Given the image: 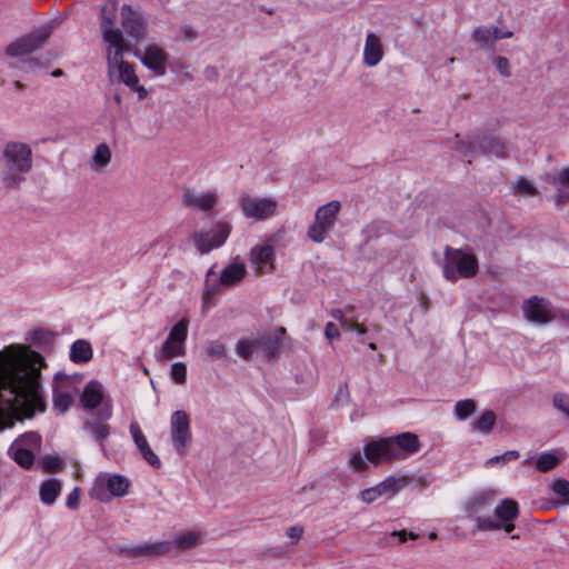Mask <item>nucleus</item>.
Returning <instances> with one entry per match:
<instances>
[{"instance_id":"nucleus-57","label":"nucleus","mask_w":569,"mask_h":569,"mask_svg":"<svg viewBox=\"0 0 569 569\" xmlns=\"http://www.w3.org/2000/svg\"><path fill=\"white\" fill-rule=\"evenodd\" d=\"M308 237L315 242H320V207L315 212V222L308 230Z\"/></svg>"},{"instance_id":"nucleus-32","label":"nucleus","mask_w":569,"mask_h":569,"mask_svg":"<svg viewBox=\"0 0 569 569\" xmlns=\"http://www.w3.org/2000/svg\"><path fill=\"white\" fill-rule=\"evenodd\" d=\"M92 358V348L87 340H77L70 349V359L76 363L88 362Z\"/></svg>"},{"instance_id":"nucleus-10","label":"nucleus","mask_w":569,"mask_h":569,"mask_svg":"<svg viewBox=\"0 0 569 569\" xmlns=\"http://www.w3.org/2000/svg\"><path fill=\"white\" fill-rule=\"evenodd\" d=\"M231 227L227 222H218L209 231L194 232L192 239L196 248L203 254L221 247L230 234Z\"/></svg>"},{"instance_id":"nucleus-13","label":"nucleus","mask_w":569,"mask_h":569,"mask_svg":"<svg viewBox=\"0 0 569 569\" xmlns=\"http://www.w3.org/2000/svg\"><path fill=\"white\" fill-rule=\"evenodd\" d=\"M284 335L286 329L283 327H278L268 330L261 336L254 338L258 346V351L262 353L263 358L267 360H272L280 353V350L283 346Z\"/></svg>"},{"instance_id":"nucleus-59","label":"nucleus","mask_w":569,"mask_h":569,"mask_svg":"<svg viewBox=\"0 0 569 569\" xmlns=\"http://www.w3.org/2000/svg\"><path fill=\"white\" fill-rule=\"evenodd\" d=\"M72 397L68 393H58L54 396V407L61 412H66L72 403Z\"/></svg>"},{"instance_id":"nucleus-49","label":"nucleus","mask_w":569,"mask_h":569,"mask_svg":"<svg viewBox=\"0 0 569 569\" xmlns=\"http://www.w3.org/2000/svg\"><path fill=\"white\" fill-rule=\"evenodd\" d=\"M519 451L517 450H509L503 452L502 455L495 456L486 461L487 467H492L497 463L505 465L511 460H516L519 458Z\"/></svg>"},{"instance_id":"nucleus-9","label":"nucleus","mask_w":569,"mask_h":569,"mask_svg":"<svg viewBox=\"0 0 569 569\" xmlns=\"http://www.w3.org/2000/svg\"><path fill=\"white\" fill-rule=\"evenodd\" d=\"M239 207L244 217L263 220L274 214L277 201L270 198H253L242 193L238 199Z\"/></svg>"},{"instance_id":"nucleus-4","label":"nucleus","mask_w":569,"mask_h":569,"mask_svg":"<svg viewBox=\"0 0 569 569\" xmlns=\"http://www.w3.org/2000/svg\"><path fill=\"white\" fill-rule=\"evenodd\" d=\"M443 253L442 274L448 281L456 282L458 278L469 279L477 274L479 263L473 253L450 246L445 247Z\"/></svg>"},{"instance_id":"nucleus-36","label":"nucleus","mask_w":569,"mask_h":569,"mask_svg":"<svg viewBox=\"0 0 569 569\" xmlns=\"http://www.w3.org/2000/svg\"><path fill=\"white\" fill-rule=\"evenodd\" d=\"M160 353L162 359L183 357L186 355V347L176 341L166 339L161 347Z\"/></svg>"},{"instance_id":"nucleus-39","label":"nucleus","mask_w":569,"mask_h":569,"mask_svg":"<svg viewBox=\"0 0 569 569\" xmlns=\"http://www.w3.org/2000/svg\"><path fill=\"white\" fill-rule=\"evenodd\" d=\"M188 320L181 319L179 320L170 330L168 340L176 341L182 346H184L187 336H188Z\"/></svg>"},{"instance_id":"nucleus-15","label":"nucleus","mask_w":569,"mask_h":569,"mask_svg":"<svg viewBox=\"0 0 569 569\" xmlns=\"http://www.w3.org/2000/svg\"><path fill=\"white\" fill-rule=\"evenodd\" d=\"M170 546L167 542L158 541L137 546H119L117 549L122 556L152 559L168 555Z\"/></svg>"},{"instance_id":"nucleus-25","label":"nucleus","mask_w":569,"mask_h":569,"mask_svg":"<svg viewBox=\"0 0 569 569\" xmlns=\"http://www.w3.org/2000/svg\"><path fill=\"white\" fill-rule=\"evenodd\" d=\"M397 485L398 481L390 477L375 487L363 489L360 492V497L363 502L371 503L385 495L395 493L397 490Z\"/></svg>"},{"instance_id":"nucleus-62","label":"nucleus","mask_w":569,"mask_h":569,"mask_svg":"<svg viewBox=\"0 0 569 569\" xmlns=\"http://www.w3.org/2000/svg\"><path fill=\"white\" fill-rule=\"evenodd\" d=\"M325 336L330 341L339 339L340 332L338 326L335 325L333 322H328L325 328Z\"/></svg>"},{"instance_id":"nucleus-16","label":"nucleus","mask_w":569,"mask_h":569,"mask_svg":"<svg viewBox=\"0 0 569 569\" xmlns=\"http://www.w3.org/2000/svg\"><path fill=\"white\" fill-rule=\"evenodd\" d=\"M110 1L112 4L110 12H108L106 7L101 9V30L103 40L106 43H108V48L124 43L122 31L118 28H114L113 24V11L116 10L117 0Z\"/></svg>"},{"instance_id":"nucleus-44","label":"nucleus","mask_w":569,"mask_h":569,"mask_svg":"<svg viewBox=\"0 0 569 569\" xmlns=\"http://www.w3.org/2000/svg\"><path fill=\"white\" fill-rule=\"evenodd\" d=\"M560 459L550 452H542L536 461V468L541 472H547L551 469H553L558 463Z\"/></svg>"},{"instance_id":"nucleus-18","label":"nucleus","mask_w":569,"mask_h":569,"mask_svg":"<svg viewBox=\"0 0 569 569\" xmlns=\"http://www.w3.org/2000/svg\"><path fill=\"white\" fill-rule=\"evenodd\" d=\"M137 57H140L141 62L156 76H163L167 71L168 54L157 46H148L144 49L142 56L136 52Z\"/></svg>"},{"instance_id":"nucleus-22","label":"nucleus","mask_w":569,"mask_h":569,"mask_svg":"<svg viewBox=\"0 0 569 569\" xmlns=\"http://www.w3.org/2000/svg\"><path fill=\"white\" fill-rule=\"evenodd\" d=\"M383 58V48L380 38L369 32L363 48V63L367 67H376Z\"/></svg>"},{"instance_id":"nucleus-20","label":"nucleus","mask_w":569,"mask_h":569,"mask_svg":"<svg viewBox=\"0 0 569 569\" xmlns=\"http://www.w3.org/2000/svg\"><path fill=\"white\" fill-rule=\"evenodd\" d=\"M130 433L132 436L133 442L138 447L141 456L144 458V460L151 467L159 469L161 467V461H160L159 457L150 448V446H149V443L138 423L132 422L130 425Z\"/></svg>"},{"instance_id":"nucleus-60","label":"nucleus","mask_w":569,"mask_h":569,"mask_svg":"<svg viewBox=\"0 0 569 569\" xmlns=\"http://www.w3.org/2000/svg\"><path fill=\"white\" fill-rule=\"evenodd\" d=\"M302 526H292L286 530V536L291 539V545H297L303 535Z\"/></svg>"},{"instance_id":"nucleus-21","label":"nucleus","mask_w":569,"mask_h":569,"mask_svg":"<svg viewBox=\"0 0 569 569\" xmlns=\"http://www.w3.org/2000/svg\"><path fill=\"white\" fill-rule=\"evenodd\" d=\"M493 500L495 492L492 490L477 492L467 502V511L470 516H475L477 519L478 517H481V515L491 510Z\"/></svg>"},{"instance_id":"nucleus-54","label":"nucleus","mask_w":569,"mask_h":569,"mask_svg":"<svg viewBox=\"0 0 569 569\" xmlns=\"http://www.w3.org/2000/svg\"><path fill=\"white\" fill-rule=\"evenodd\" d=\"M555 493L569 502V481L565 478L557 479L552 485Z\"/></svg>"},{"instance_id":"nucleus-46","label":"nucleus","mask_w":569,"mask_h":569,"mask_svg":"<svg viewBox=\"0 0 569 569\" xmlns=\"http://www.w3.org/2000/svg\"><path fill=\"white\" fill-rule=\"evenodd\" d=\"M86 429L89 433L99 441H103L110 433V426L106 423L87 422Z\"/></svg>"},{"instance_id":"nucleus-33","label":"nucleus","mask_w":569,"mask_h":569,"mask_svg":"<svg viewBox=\"0 0 569 569\" xmlns=\"http://www.w3.org/2000/svg\"><path fill=\"white\" fill-rule=\"evenodd\" d=\"M518 503L512 499H505L495 508V517L501 521L509 522L518 517Z\"/></svg>"},{"instance_id":"nucleus-14","label":"nucleus","mask_w":569,"mask_h":569,"mask_svg":"<svg viewBox=\"0 0 569 569\" xmlns=\"http://www.w3.org/2000/svg\"><path fill=\"white\" fill-rule=\"evenodd\" d=\"M218 202L219 196L217 191L200 192L188 188L183 190L181 196V203L184 207L193 208L202 212H212Z\"/></svg>"},{"instance_id":"nucleus-31","label":"nucleus","mask_w":569,"mask_h":569,"mask_svg":"<svg viewBox=\"0 0 569 569\" xmlns=\"http://www.w3.org/2000/svg\"><path fill=\"white\" fill-rule=\"evenodd\" d=\"M62 489L61 481L54 478L44 480L39 490L40 500L48 506L54 503Z\"/></svg>"},{"instance_id":"nucleus-8","label":"nucleus","mask_w":569,"mask_h":569,"mask_svg":"<svg viewBox=\"0 0 569 569\" xmlns=\"http://www.w3.org/2000/svg\"><path fill=\"white\" fill-rule=\"evenodd\" d=\"M126 50V43L108 48L107 60L110 77H116L119 82H123L130 87L137 84L138 77L136 76L132 66L123 61V53Z\"/></svg>"},{"instance_id":"nucleus-19","label":"nucleus","mask_w":569,"mask_h":569,"mask_svg":"<svg viewBox=\"0 0 569 569\" xmlns=\"http://www.w3.org/2000/svg\"><path fill=\"white\" fill-rule=\"evenodd\" d=\"M274 259V248L269 244L256 246L250 251V262L256 267L259 273H266L272 270Z\"/></svg>"},{"instance_id":"nucleus-43","label":"nucleus","mask_w":569,"mask_h":569,"mask_svg":"<svg viewBox=\"0 0 569 569\" xmlns=\"http://www.w3.org/2000/svg\"><path fill=\"white\" fill-rule=\"evenodd\" d=\"M31 342L42 349L51 348L54 341V335L48 330L39 329L33 331Z\"/></svg>"},{"instance_id":"nucleus-29","label":"nucleus","mask_w":569,"mask_h":569,"mask_svg":"<svg viewBox=\"0 0 569 569\" xmlns=\"http://www.w3.org/2000/svg\"><path fill=\"white\" fill-rule=\"evenodd\" d=\"M228 358V350L221 340H209L203 346L202 359L207 362L222 361Z\"/></svg>"},{"instance_id":"nucleus-3","label":"nucleus","mask_w":569,"mask_h":569,"mask_svg":"<svg viewBox=\"0 0 569 569\" xmlns=\"http://www.w3.org/2000/svg\"><path fill=\"white\" fill-rule=\"evenodd\" d=\"M32 168V152L20 142L8 143L0 157V177L10 188H19Z\"/></svg>"},{"instance_id":"nucleus-50","label":"nucleus","mask_w":569,"mask_h":569,"mask_svg":"<svg viewBox=\"0 0 569 569\" xmlns=\"http://www.w3.org/2000/svg\"><path fill=\"white\" fill-rule=\"evenodd\" d=\"M339 313V321L341 325V328L346 331H357L359 335H365L367 332V329L363 326H360L359 323L355 322L351 319H347L343 316V312L341 310H338Z\"/></svg>"},{"instance_id":"nucleus-27","label":"nucleus","mask_w":569,"mask_h":569,"mask_svg":"<svg viewBox=\"0 0 569 569\" xmlns=\"http://www.w3.org/2000/svg\"><path fill=\"white\" fill-rule=\"evenodd\" d=\"M201 541V533L194 530H187L179 532L172 541H166L171 545L169 553L173 549L187 550L196 547Z\"/></svg>"},{"instance_id":"nucleus-45","label":"nucleus","mask_w":569,"mask_h":569,"mask_svg":"<svg viewBox=\"0 0 569 569\" xmlns=\"http://www.w3.org/2000/svg\"><path fill=\"white\" fill-rule=\"evenodd\" d=\"M476 411V402L471 399L459 400L455 406V415L459 420H466Z\"/></svg>"},{"instance_id":"nucleus-34","label":"nucleus","mask_w":569,"mask_h":569,"mask_svg":"<svg viewBox=\"0 0 569 569\" xmlns=\"http://www.w3.org/2000/svg\"><path fill=\"white\" fill-rule=\"evenodd\" d=\"M339 210L340 202L336 200L322 206V234L333 226Z\"/></svg>"},{"instance_id":"nucleus-24","label":"nucleus","mask_w":569,"mask_h":569,"mask_svg":"<svg viewBox=\"0 0 569 569\" xmlns=\"http://www.w3.org/2000/svg\"><path fill=\"white\" fill-rule=\"evenodd\" d=\"M552 184L556 188L553 197L555 206L562 209L565 204L569 203V168L561 170L552 178Z\"/></svg>"},{"instance_id":"nucleus-52","label":"nucleus","mask_w":569,"mask_h":569,"mask_svg":"<svg viewBox=\"0 0 569 569\" xmlns=\"http://www.w3.org/2000/svg\"><path fill=\"white\" fill-rule=\"evenodd\" d=\"M515 190L527 196H536L538 193L537 188L522 177H519L515 182Z\"/></svg>"},{"instance_id":"nucleus-38","label":"nucleus","mask_w":569,"mask_h":569,"mask_svg":"<svg viewBox=\"0 0 569 569\" xmlns=\"http://www.w3.org/2000/svg\"><path fill=\"white\" fill-rule=\"evenodd\" d=\"M188 320L181 319L179 320L170 330L168 340L176 341L182 346H184L187 336H188Z\"/></svg>"},{"instance_id":"nucleus-30","label":"nucleus","mask_w":569,"mask_h":569,"mask_svg":"<svg viewBox=\"0 0 569 569\" xmlns=\"http://www.w3.org/2000/svg\"><path fill=\"white\" fill-rule=\"evenodd\" d=\"M8 455L22 468L29 469L34 462V453L29 448L22 447L19 442H12Z\"/></svg>"},{"instance_id":"nucleus-53","label":"nucleus","mask_w":569,"mask_h":569,"mask_svg":"<svg viewBox=\"0 0 569 569\" xmlns=\"http://www.w3.org/2000/svg\"><path fill=\"white\" fill-rule=\"evenodd\" d=\"M63 462L58 456H47L42 459V467L47 472H56L62 469Z\"/></svg>"},{"instance_id":"nucleus-37","label":"nucleus","mask_w":569,"mask_h":569,"mask_svg":"<svg viewBox=\"0 0 569 569\" xmlns=\"http://www.w3.org/2000/svg\"><path fill=\"white\" fill-rule=\"evenodd\" d=\"M236 352L240 358L244 360L250 359L254 352H259L256 339H240L236 343Z\"/></svg>"},{"instance_id":"nucleus-5","label":"nucleus","mask_w":569,"mask_h":569,"mask_svg":"<svg viewBox=\"0 0 569 569\" xmlns=\"http://www.w3.org/2000/svg\"><path fill=\"white\" fill-rule=\"evenodd\" d=\"M455 148L463 157L475 158L479 154L495 156L498 159H505L508 157V149L505 141L493 136H481L472 137L468 139H460L459 134H456Z\"/></svg>"},{"instance_id":"nucleus-1","label":"nucleus","mask_w":569,"mask_h":569,"mask_svg":"<svg viewBox=\"0 0 569 569\" xmlns=\"http://www.w3.org/2000/svg\"><path fill=\"white\" fill-rule=\"evenodd\" d=\"M44 358L28 346L11 345L0 351V431L44 411L41 369Z\"/></svg>"},{"instance_id":"nucleus-26","label":"nucleus","mask_w":569,"mask_h":569,"mask_svg":"<svg viewBox=\"0 0 569 569\" xmlns=\"http://www.w3.org/2000/svg\"><path fill=\"white\" fill-rule=\"evenodd\" d=\"M112 152L110 147L102 142L99 143L90 158L89 166L94 172L102 173L111 162Z\"/></svg>"},{"instance_id":"nucleus-7","label":"nucleus","mask_w":569,"mask_h":569,"mask_svg":"<svg viewBox=\"0 0 569 569\" xmlns=\"http://www.w3.org/2000/svg\"><path fill=\"white\" fill-rule=\"evenodd\" d=\"M170 438L172 447L180 456L187 455L192 443L190 419L184 410H177L170 417Z\"/></svg>"},{"instance_id":"nucleus-63","label":"nucleus","mask_w":569,"mask_h":569,"mask_svg":"<svg viewBox=\"0 0 569 569\" xmlns=\"http://www.w3.org/2000/svg\"><path fill=\"white\" fill-rule=\"evenodd\" d=\"M489 28H490V31H491L495 42L498 40H501V39L512 38V36H513L512 31H501L498 27H489Z\"/></svg>"},{"instance_id":"nucleus-61","label":"nucleus","mask_w":569,"mask_h":569,"mask_svg":"<svg viewBox=\"0 0 569 569\" xmlns=\"http://www.w3.org/2000/svg\"><path fill=\"white\" fill-rule=\"evenodd\" d=\"M80 501V490L79 488H74L67 498V507L70 509H77L79 507Z\"/></svg>"},{"instance_id":"nucleus-6","label":"nucleus","mask_w":569,"mask_h":569,"mask_svg":"<svg viewBox=\"0 0 569 569\" xmlns=\"http://www.w3.org/2000/svg\"><path fill=\"white\" fill-rule=\"evenodd\" d=\"M130 487V481L121 475L100 472L90 491L91 497L107 502L111 497L124 496Z\"/></svg>"},{"instance_id":"nucleus-40","label":"nucleus","mask_w":569,"mask_h":569,"mask_svg":"<svg viewBox=\"0 0 569 569\" xmlns=\"http://www.w3.org/2000/svg\"><path fill=\"white\" fill-rule=\"evenodd\" d=\"M368 463H371L366 455V446L363 447V452L360 450H356L351 453L348 465L349 468L355 472H361L367 470Z\"/></svg>"},{"instance_id":"nucleus-41","label":"nucleus","mask_w":569,"mask_h":569,"mask_svg":"<svg viewBox=\"0 0 569 569\" xmlns=\"http://www.w3.org/2000/svg\"><path fill=\"white\" fill-rule=\"evenodd\" d=\"M472 39L481 48H493L495 40L489 27H478L472 31Z\"/></svg>"},{"instance_id":"nucleus-56","label":"nucleus","mask_w":569,"mask_h":569,"mask_svg":"<svg viewBox=\"0 0 569 569\" xmlns=\"http://www.w3.org/2000/svg\"><path fill=\"white\" fill-rule=\"evenodd\" d=\"M553 406L561 412L569 416V395L567 393H556L553 396Z\"/></svg>"},{"instance_id":"nucleus-35","label":"nucleus","mask_w":569,"mask_h":569,"mask_svg":"<svg viewBox=\"0 0 569 569\" xmlns=\"http://www.w3.org/2000/svg\"><path fill=\"white\" fill-rule=\"evenodd\" d=\"M477 528L481 531H488V530H499L503 528L506 532H511L515 529V525L511 523V521L506 522L505 525H501L499 521L491 517H478L477 518Z\"/></svg>"},{"instance_id":"nucleus-23","label":"nucleus","mask_w":569,"mask_h":569,"mask_svg":"<svg viewBox=\"0 0 569 569\" xmlns=\"http://www.w3.org/2000/svg\"><path fill=\"white\" fill-rule=\"evenodd\" d=\"M103 397L102 385L97 380H91L84 387L80 400L84 409L91 410L103 402Z\"/></svg>"},{"instance_id":"nucleus-64","label":"nucleus","mask_w":569,"mask_h":569,"mask_svg":"<svg viewBox=\"0 0 569 569\" xmlns=\"http://www.w3.org/2000/svg\"><path fill=\"white\" fill-rule=\"evenodd\" d=\"M219 290V284L210 283L208 280H206V287L203 290V300L207 301L211 297H213Z\"/></svg>"},{"instance_id":"nucleus-17","label":"nucleus","mask_w":569,"mask_h":569,"mask_svg":"<svg viewBox=\"0 0 569 569\" xmlns=\"http://www.w3.org/2000/svg\"><path fill=\"white\" fill-rule=\"evenodd\" d=\"M121 26L130 37L136 39L143 38L147 32V24L141 13L130 6L121 8Z\"/></svg>"},{"instance_id":"nucleus-47","label":"nucleus","mask_w":569,"mask_h":569,"mask_svg":"<svg viewBox=\"0 0 569 569\" xmlns=\"http://www.w3.org/2000/svg\"><path fill=\"white\" fill-rule=\"evenodd\" d=\"M13 67L20 69L26 73H33L40 69H43L46 66L40 59L26 58L18 61Z\"/></svg>"},{"instance_id":"nucleus-2","label":"nucleus","mask_w":569,"mask_h":569,"mask_svg":"<svg viewBox=\"0 0 569 569\" xmlns=\"http://www.w3.org/2000/svg\"><path fill=\"white\" fill-rule=\"evenodd\" d=\"M420 448L421 443L418 436L406 431L367 442L366 455L372 465L378 466L392 460L405 459L417 453Z\"/></svg>"},{"instance_id":"nucleus-28","label":"nucleus","mask_w":569,"mask_h":569,"mask_svg":"<svg viewBox=\"0 0 569 569\" xmlns=\"http://www.w3.org/2000/svg\"><path fill=\"white\" fill-rule=\"evenodd\" d=\"M246 267L242 262H232L220 274V284L231 287L239 283L246 276Z\"/></svg>"},{"instance_id":"nucleus-12","label":"nucleus","mask_w":569,"mask_h":569,"mask_svg":"<svg viewBox=\"0 0 569 569\" xmlns=\"http://www.w3.org/2000/svg\"><path fill=\"white\" fill-rule=\"evenodd\" d=\"M522 309L526 319L539 326L548 325L555 319L549 301L538 296L526 300Z\"/></svg>"},{"instance_id":"nucleus-42","label":"nucleus","mask_w":569,"mask_h":569,"mask_svg":"<svg viewBox=\"0 0 569 569\" xmlns=\"http://www.w3.org/2000/svg\"><path fill=\"white\" fill-rule=\"evenodd\" d=\"M497 416L492 410L485 411L480 418L475 422V429L479 430L483 433H489L492 431L496 425Z\"/></svg>"},{"instance_id":"nucleus-11","label":"nucleus","mask_w":569,"mask_h":569,"mask_svg":"<svg viewBox=\"0 0 569 569\" xmlns=\"http://www.w3.org/2000/svg\"><path fill=\"white\" fill-rule=\"evenodd\" d=\"M50 27H41L28 36L17 40L7 48V53L12 57L28 54L40 48L50 37Z\"/></svg>"},{"instance_id":"nucleus-48","label":"nucleus","mask_w":569,"mask_h":569,"mask_svg":"<svg viewBox=\"0 0 569 569\" xmlns=\"http://www.w3.org/2000/svg\"><path fill=\"white\" fill-rule=\"evenodd\" d=\"M171 379L178 383L183 385L187 381V366L184 362H174L170 371Z\"/></svg>"},{"instance_id":"nucleus-58","label":"nucleus","mask_w":569,"mask_h":569,"mask_svg":"<svg viewBox=\"0 0 569 569\" xmlns=\"http://www.w3.org/2000/svg\"><path fill=\"white\" fill-rule=\"evenodd\" d=\"M492 62L496 66L498 72L502 77H507L508 78V77L511 76L510 62H509V60L506 57H501V56L495 57Z\"/></svg>"},{"instance_id":"nucleus-51","label":"nucleus","mask_w":569,"mask_h":569,"mask_svg":"<svg viewBox=\"0 0 569 569\" xmlns=\"http://www.w3.org/2000/svg\"><path fill=\"white\" fill-rule=\"evenodd\" d=\"M13 442H19L20 446L32 450L40 446V437L36 432H26L24 435L17 438Z\"/></svg>"},{"instance_id":"nucleus-55","label":"nucleus","mask_w":569,"mask_h":569,"mask_svg":"<svg viewBox=\"0 0 569 569\" xmlns=\"http://www.w3.org/2000/svg\"><path fill=\"white\" fill-rule=\"evenodd\" d=\"M349 399V390L346 383H341L336 392L335 400L331 403V407L338 408L340 406H343L348 402Z\"/></svg>"}]
</instances>
